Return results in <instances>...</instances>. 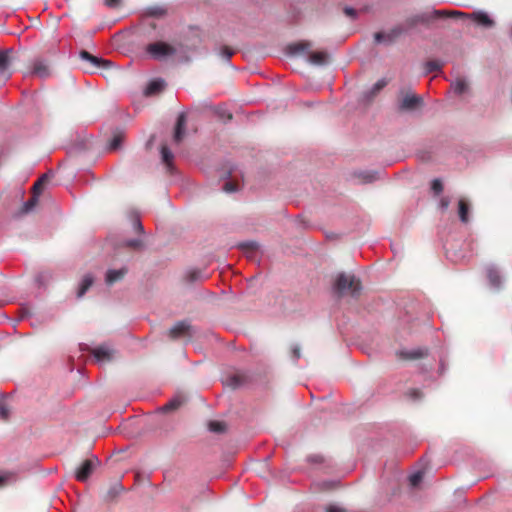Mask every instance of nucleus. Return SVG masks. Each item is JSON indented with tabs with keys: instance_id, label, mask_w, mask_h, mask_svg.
Here are the masks:
<instances>
[{
	"instance_id": "f257e3e1",
	"label": "nucleus",
	"mask_w": 512,
	"mask_h": 512,
	"mask_svg": "<svg viewBox=\"0 0 512 512\" xmlns=\"http://www.w3.org/2000/svg\"><path fill=\"white\" fill-rule=\"evenodd\" d=\"M445 14V11L441 10H428L419 14H416L408 18L404 24L399 25L391 29L389 32H377L374 35L376 43L390 45L392 44L401 34L415 27L418 24H428L431 21L439 19Z\"/></svg>"
},
{
	"instance_id": "f03ea898",
	"label": "nucleus",
	"mask_w": 512,
	"mask_h": 512,
	"mask_svg": "<svg viewBox=\"0 0 512 512\" xmlns=\"http://www.w3.org/2000/svg\"><path fill=\"white\" fill-rule=\"evenodd\" d=\"M146 52L150 56V58L162 61L170 57L174 56H181L183 57L185 55L184 46L182 43H167L164 41H156L153 43H149L146 46Z\"/></svg>"
},
{
	"instance_id": "7ed1b4c3",
	"label": "nucleus",
	"mask_w": 512,
	"mask_h": 512,
	"mask_svg": "<svg viewBox=\"0 0 512 512\" xmlns=\"http://www.w3.org/2000/svg\"><path fill=\"white\" fill-rule=\"evenodd\" d=\"M362 290L360 280L353 274L339 273L333 284V292L338 297L351 296L357 298Z\"/></svg>"
},
{
	"instance_id": "20e7f679",
	"label": "nucleus",
	"mask_w": 512,
	"mask_h": 512,
	"mask_svg": "<svg viewBox=\"0 0 512 512\" xmlns=\"http://www.w3.org/2000/svg\"><path fill=\"white\" fill-rule=\"evenodd\" d=\"M444 11H445V14L443 16H441L440 18H443V17H455V18L471 17L477 22V24H479L483 27L490 28L494 25L493 19H491L490 16L483 11L474 12L471 15H468V14L458 11V10H453V11L444 10Z\"/></svg>"
},
{
	"instance_id": "39448f33",
	"label": "nucleus",
	"mask_w": 512,
	"mask_h": 512,
	"mask_svg": "<svg viewBox=\"0 0 512 512\" xmlns=\"http://www.w3.org/2000/svg\"><path fill=\"white\" fill-rule=\"evenodd\" d=\"M99 465L97 457L86 459L76 470L75 477L78 481L85 482Z\"/></svg>"
},
{
	"instance_id": "423d86ee",
	"label": "nucleus",
	"mask_w": 512,
	"mask_h": 512,
	"mask_svg": "<svg viewBox=\"0 0 512 512\" xmlns=\"http://www.w3.org/2000/svg\"><path fill=\"white\" fill-rule=\"evenodd\" d=\"M92 355L96 363L105 365L114 359L115 351L109 345L103 344L93 349Z\"/></svg>"
},
{
	"instance_id": "0eeeda50",
	"label": "nucleus",
	"mask_w": 512,
	"mask_h": 512,
	"mask_svg": "<svg viewBox=\"0 0 512 512\" xmlns=\"http://www.w3.org/2000/svg\"><path fill=\"white\" fill-rule=\"evenodd\" d=\"M169 337L171 339L191 338L193 335V328L188 321H179L169 329Z\"/></svg>"
},
{
	"instance_id": "6e6552de",
	"label": "nucleus",
	"mask_w": 512,
	"mask_h": 512,
	"mask_svg": "<svg viewBox=\"0 0 512 512\" xmlns=\"http://www.w3.org/2000/svg\"><path fill=\"white\" fill-rule=\"evenodd\" d=\"M421 103V97L414 94H407L399 101L398 107L402 111H412L416 109Z\"/></svg>"
},
{
	"instance_id": "1a4fd4ad",
	"label": "nucleus",
	"mask_w": 512,
	"mask_h": 512,
	"mask_svg": "<svg viewBox=\"0 0 512 512\" xmlns=\"http://www.w3.org/2000/svg\"><path fill=\"white\" fill-rule=\"evenodd\" d=\"M486 274L490 286L494 289H499L502 285V275L498 268L494 265H490L486 268Z\"/></svg>"
},
{
	"instance_id": "9d476101",
	"label": "nucleus",
	"mask_w": 512,
	"mask_h": 512,
	"mask_svg": "<svg viewBox=\"0 0 512 512\" xmlns=\"http://www.w3.org/2000/svg\"><path fill=\"white\" fill-rule=\"evenodd\" d=\"M185 126H186V115L184 113L179 114L175 126V132L173 136V140L176 144H179L184 135H185Z\"/></svg>"
},
{
	"instance_id": "9b49d317",
	"label": "nucleus",
	"mask_w": 512,
	"mask_h": 512,
	"mask_svg": "<svg viewBox=\"0 0 512 512\" xmlns=\"http://www.w3.org/2000/svg\"><path fill=\"white\" fill-rule=\"evenodd\" d=\"M208 277L209 275L206 271L197 268L189 269L185 273V279L188 283L202 282L208 279Z\"/></svg>"
},
{
	"instance_id": "f8f14e48",
	"label": "nucleus",
	"mask_w": 512,
	"mask_h": 512,
	"mask_svg": "<svg viewBox=\"0 0 512 512\" xmlns=\"http://www.w3.org/2000/svg\"><path fill=\"white\" fill-rule=\"evenodd\" d=\"M127 268L122 267L120 269H109L106 272L105 282L107 285H113L114 283L123 279V277L127 274Z\"/></svg>"
},
{
	"instance_id": "ddd939ff",
	"label": "nucleus",
	"mask_w": 512,
	"mask_h": 512,
	"mask_svg": "<svg viewBox=\"0 0 512 512\" xmlns=\"http://www.w3.org/2000/svg\"><path fill=\"white\" fill-rule=\"evenodd\" d=\"M166 82L162 78L150 81L145 89L146 96H153L164 90Z\"/></svg>"
},
{
	"instance_id": "4468645a",
	"label": "nucleus",
	"mask_w": 512,
	"mask_h": 512,
	"mask_svg": "<svg viewBox=\"0 0 512 512\" xmlns=\"http://www.w3.org/2000/svg\"><path fill=\"white\" fill-rule=\"evenodd\" d=\"M31 74L46 78L50 75L49 67L45 61L37 59L33 62Z\"/></svg>"
},
{
	"instance_id": "2eb2a0df",
	"label": "nucleus",
	"mask_w": 512,
	"mask_h": 512,
	"mask_svg": "<svg viewBox=\"0 0 512 512\" xmlns=\"http://www.w3.org/2000/svg\"><path fill=\"white\" fill-rule=\"evenodd\" d=\"M386 85L387 81L385 79L378 80L370 90L364 92V100L367 102L371 101Z\"/></svg>"
},
{
	"instance_id": "dca6fc26",
	"label": "nucleus",
	"mask_w": 512,
	"mask_h": 512,
	"mask_svg": "<svg viewBox=\"0 0 512 512\" xmlns=\"http://www.w3.org/2000/svg\"><path fill=\"white\" fill-rule=\"evenodd\" d=\"M308 61L313 65H325L328 61V54L325 51L311 52L308 55Z\"/></svg>"
},
{
	"instance_id": "f3484780",
	"label": "nucleus",
	"mask_w": 512,
	"mask_h": 512,
	"mask_svg": "<svg viewBox=\"0 0 512 512\" xmlns=\"http://www.w3.org/2000/svg\"><path fill=\"white\" fill-rule=\"evenodd\" d=\"M94 282V277L92 274H86L83 276L78 291H77V297L82 298L85 293L89 290V288L92 286Z\"/></svg>"
},
{
	"instance_id": "a211bd4d",
	"label": "nucleus",
	"mask_w": 512,
	"mask_h": 512,
	"mask_svg": "<svg viewBox=\"0 0 512 512\" xmlns=\"http://www.w3.org/2000/svg\"><path fill=\"white\" fill-rule=\"evenodd\" d=\"M39 196H40V192L33 191L32 197L29 200H27L26 202H24L22 209L20 211V214H28V213L32 212L35 209L36 205L38 204Z\"/></svg>"
},
{
	"instance_id": "6ab92c4d",
	"label": "nucleus",
	"mask_w": 512,
	"mask_h": 512,
	"mask_svg": "<svg viewBox=\"0 0 512 512\" xmlns=\"http://www.w3.org/2000/svg\"><path fill=\"white\" fill-rule=\"evenodd\" d=\"M161 159L162 162L166 165L167 170L172 172L174 155L166 145L161 147Z\"/></svg>"
},
{
	"instance_id": "aec40b11",
	"label": "nucleus",
	"mask_w": 512,
	"mask_h": 512,
	"mask_svg": "<svg viewBox=\"0 0 512 512\" xmlns=\"http://www.w3.org/2000/svg\"><path fill=\"white\" fill-rule=\"evenodd\" d=\"M80 57L83 60L89 61L90 63H92L96 67H101V66L109 64V61L104 60L102 58H98L96 56H93L92 54H90L89 52H87L85 50H82L80 52Z\"/></svg>"
},
{
	"instance_id": "412c9836",
	"label": "nucleus",
	"mask_w": 512,
	"mask_h": 512,
	"mask_svg": "<svg viewBox=\"0 0 512 512\" xmlns=\"http://www.w3.org/2000/svg\"><path fill=\"white\" fill-rule=\"evenodd\" d=\"M469 204L466 200L460 199L458 202V214L460 221L464 224L469 222Z\"/></svg>"
},
{
	"instance_id": "4be33fe9",
	"label": "nucleus",
	"mask_w": 512,
	"mask_h": 512,
	"mask_svg": "<svg viewBox=\"0 0 512 512\" xmlns=\"http://www.w3.org/2000/svg\"><path fill=\"white\" fill-rule=\"evenodd\" d=\"M426 354V350L423 349H411V350H401L398 355L403 359H418L423 357Z\"/></svg>"
},
{
	"instance_id": "5701e85b",
	"label": "nucleus",
	"mask_w": 512,
	"mask_h": 512,
	"mask_svg": "<svg viewBox=\"0 0 512 512\" xmlns=\"http://www.w3.org/2000/svg\"><path fill=\"white\" fill-rule=\"evenodd\" d=\"M311 48V44L309 42H300L295 43L289 46V53L291 55H299L303 53H308Z\"/></svg>"
},
{
	"instance_id": "b1692460",
	"label": "nucleus",
	"mask_w": 512,
	"mask_h": 512,
	"mask_svg": "<svg viewBox=\"0 0 512 512\" xmlns=\"http://www.w3.org/2000/svg\"><path fill=\"white\" fill-rule=\"evenodd\" d=\"M123 485L120 483V482H115L113 483L107 493H106V496H105V499L108 500V501H112L114 499H116L123 491Z\"/></svg>"
},
{
	"instance_id": "393cba45",
	"label": "nucleus",
	"mask_w": 512,
	"mask_h": 512,
	"mask_svg": "<svg viewBox=\"0 0 512 512\" xmlns=\"http://www.w3.org/2000/svg\"><path fill=\"white\" fill-rule=\"evenodd\" d=\"M451 90L456 95H462L468 90V84L465 79L458 78L451 83Z\"/></svg>"
},
{
	"instance_id": "a878e982",
	"label": "nucleus",
	"mask_w": 512,
	"mask_h": 512,
	"mask_svg": "<svg viewBox=\"0 0 512 512\" xmlns=\"http://www.w3.org/2000/svg\"><path fill=\"white\" fill-rule=\"evenodd\" d=\"M11 63V58L9 56V51H1L0 52V74L5 75L8 67Z\"/></svg>"
},
{
	"instance_id": "bb28decb",
	"label": "nucleus",
	"mask_w": 512,
	"mask_h": 512,
	"mask_svg": "<svg viewBox=\"0 0 512 512\" xmlns=\"http://www.w3.org/2000/svg\"><path fill=\"white\" fill-rule=\"evenodd\" d=\"M208 427L214 433H223L226 429L225 423L221 421H210Z\"/></svg>"
},
{
	"instance_id": "cd10ccee",
	"label": "nucleus",
	"mask_w": 512,
	"mask_h": 512,
	"mask_svg": "<svg viewBox=\"0 0 512 512\" xmlns=\"http://www.w3.org/2000/svg\"><path fill=\"white\" fill-rule=\"evenodd\" d=\"M123 142V136L121 134L114 135L111 141L109 142L108 149L115 151L118 150Z\"/></svg>"
},
{
	"instance_id": "c85d7f7f",
	"label": "nucleus",
	"mask_w": 512,
	"mask_h": 512,
	"mask_svg": "<svg viewBox=\"0 0 512 512\" xmlns=\"http://www.w3.org/2000/svg\"><path fill=\"white\" fill-rule=\"evenodd\" d=\"M423 479V472L417 471L410 475L409 482L412 487H417Z\"/></svg>"
},
{
	"instance_id": "c756f323",
	"label": "nucleus",
	"mask_w": 512,
	"mask_h": 512,
	"mask_svg": "<svg viewBox=\"0 0 512 512\" xmlns=\"http://www.w3.org/2000/svg\"><path fill=\"white\" fill-rule=\"evenodd\" d=\"M48 181V175H42L33 185L32 191L40 192L42 191L43 185Z\"/></svg>"
},
{
	"instance_id": "7c9ffc66",
	"label": "nucleus",
	"mask_w": 512,
	"mask_h": 512,
	"mask_svg": "<svg viewBox=\"0 0 512 512\" xmlns=\"http://www.w3.org/2000/svg\"><path fill=\"white\" fill-rule=\"evenodd\" d=\"M180 405H181V401L179 399H172L171 401H169L167 404H165L162 407V410L164 412L172 411V410L178 408Z\"/></svg>"
},
{
	"instance_id": "2f4dec72",
	"label": "nucleus",
	"mask_w": 512,
	"mask_h": 512,
	"mask_svg": "<svg viewBox=\"0 0 512 512\" xmlns=\"http://www.w3.org/2000/svg\"><path fill=\"white\" fill-rule=\"evenodd\" d=\"M222 189L226 193H234L238 190V185L232 181H226L223 184Z\"/></svg>"
},
{
	"instance_id": "473e14b6",
	"label": "nucleus",
	"mask_w": 512,
	"mask_h": 512,
	"mask_svg": "<svg viewBox=\"0 0 512 512\" xmlns=\"http://www.w3.org/2000/svg\"><path fill=\"white\" fill-rule=\"evenodd\" d=\"M431 189L435 194H440L443 191V184L441 180L434 179L431 183Z\"/></svg>"
},
{
	"instance_id": "72a5a7b5",
	"label": "nucleus",
	"mask_w": 512,
	"mask_h": 512,
	"mask_svg": "<svg viewBox=\"0 0 512 512\" xmlns=\"http://www.w3.org/2000/svg\"><path fill=\"white\" fill-rule=\"evenodd\" d=\"M440 70V64L436 61L426 63V72L431 73Z\"/></svg>"
},
{
	"instance_id": "f704fd0d",
	"label": "nucleus",
	"mask_w": 512,
	"mask_h": 512,
	"mask_svg": "<svg viewBox=\"0 0 512 512\" xmlns=\"http://www.w3.org/2000/svg\"><path fill=\"white\" fill-rule=\"evenodd\" d=\"M125 244L133 249H140L143 246L142 240L140 239L127 240Z\"/></svg>"
},
{
	"instance_id": "c9c22d12",
	"label": "nucleus",
	"mask_w": 512,
	"mask_h": 512,
	"mask_svg": "<svg viewBox=\"0 0 512 512\" xmlns=\"http://www.w3.org/2000/svg\"><path fill=\"white\" fill-rule=\"evenodd\" d=\"M291 357L293 361H297L301 357V349L298 345H293L291 349Z\"/></svg>"
},
{
	"instance_id": "e433bc0d",
	"label": "nucleus",
	"mask_w": 512,
	"mask_h": 512,
	"mask_svg": "<svg viewBox=\"0 0 512 512\" xmlns=\"http://www.w3.org/2000/svg\"><path fill=\"white\" fill-rule=\"evenodd\" d=\"M9 416V411L4 404V401L0 399V418L6 420Z\"/></svg>"
},
{
	"instance_id": "4c0bfd02",
	"label": "nucleus",
	"mask_w": 512,
	"mask_h": 512,
	"mask_svg": "<svg viewBox=\"0 0 512 512\" xmlns=\"http://www.w3.org/2000/svg\"><path fill=\"white\" fill-rule=\"evenodd\" d=\"M233 54H234V51L228 47H223L221 49V56L223 58H225L227 61L230 60V58L232 57Z\"/></svg>"
},
{
	"instance_id": "58836bf2",
	"label": "nucleus",
	"mask_w": 512,
	"mask_h": 512,
	"mask_svg": "<svg viewBox=\"0 0 512 512\" xmlns=\"http://www.w3.org/2000/svg\"><path fill=\"white\" fill-rule=\"evenodd\" d=\"M229 385L232 386L233 388L240 386L241 385L240 377L238 375L231 376L229 378Z\"/></svg>"
},
{
	"instance_id": "ea45409f",
	"label": "nucleus",
	"mask_w": 512,
	"mask_h": 512,
	"mask_svg": "<svg viewBox=\"0 0 512 512\" xmlns=\"http://www.w3.org/2000/svg\"><path fill=\"white\" fill-rule=\"evenodd\" d=\"M241 247L244 249V250H247V251H255L257 250L258 248V245L254 242H249V243H243L241 244Z\"/></svg>"
},
{
	"instance_id": "a19ab883",
	"label": "nucleus",
	"mask_w": 512,
	"mask_h": 512,
	"mask_svg": "<svg viewBox=\"0 0 512 512\" xmlns=\"http://www.w3.org/2000/svg\"><path fill=\"white\" fill-rule=\"evenodd\" d=\"M133 227L139 233H143L144 232V227H143V225H142V223H141L139 218H135L134 219Z\"/></svg>"
},
{
	"instance_id": "79ce46f5",
	"label": "nucleus",
	"mask_w": 512,
	"mask_h": 512,
	"mask_svg": "<svg viewBox=\"0 0 512 512\" xmlns=\"http://www.w3.org/2000/svg\"><path fill=\"white\" fill-rule=\"evenodd\" d=\"M408 396L412 399V400H418L421 398V392L417 389H413V390H410L408 392Z\"/></svg>"
},
{
	"instance_id": "37998d69",
	"label": "nucleus",
	"mask_w": 512,
	"mask_h": 512,
	"mask_svg": "<svg viewBox=\"0 0 512 512\" xmlns=\"http://www.w3.org/2000/svg\"><path fill=\"white\" fill-rule=\"evenodd\" d=\"M450 199L448 197H442L439 202V206L442 210H446L449 207Z\"/></svg>"
},
{
	"instance_id": "c03bdc74",
	"label": "nucleus",
	"mask_w": 512,
	"mask_h": 512,
	"mask_svg": "<svg viewBox=\"0 0 512 512\" xmlns=\"http://www.w3.org/2000/svg\"><path fill=\"white\" fill-rule=\"evenodd\" d=\"M344 13L350 18H354L357 14V11L352 7H345Z\"/></svg>"
},
{
	"instance_id": "a18cd8bd",
	"label": "nucleus",
	"mask_w": 512,
	"mask_h": 512,
	"mask_svg": "<svg viewBox=\"0 0 512 512\" xmlns=\"http://www.w3.org/2000/svg\"><path fill=\"white\" fill-rule=\"evenodd\" d=\"M308 461L311 463H322L323 457L321 455H311L308 457Z\"/></svg>"
},
{
	"instance_id": "49530a36",
	"label": "nucleus",
	"mask_w": 512,
	"mask_h": 512,
	"mask_svg": "<svg viewBox=\"0 0 512 512\" xmlns=\"http://www.w3.org/2000/svg\"><path fill=\"white\" fill-rule=\"evenodd\" d=\"M121 0H104V4L107 7L114 8L120 4Z\"/></svg>"
},
{
	"instance_id": "de8ad7c7",
	"label": "nucleus",
	"mask_w": 512,
	"mask_h": 512,
	"mask_svg": "<svg viewBox=\"0 0 512 512\" xmlns=\"http://www.w3.org/2000/svg\"><path fill=\"white\" fill-rule=\"evenodd\" d=\"M365 182H372L375 179L373 174H368L365 178Z\"/></svg>"
},
{
	"instance_id": "09e8293b",
	"label": "nucleus",
	"mask_w": 512,
	"mask_h": 512,
	"mask_svg": "<svg viewBox=\"0 0 512 512\" xmlns=\"http://www.w3.org/2000/svg\"><path fill=\"white\" fill-rule=\"evenodd\" d=\"M7 477L4 476V475H0V485L4 484L5 481H6Z\"/></svg>"
}]
</instances>
